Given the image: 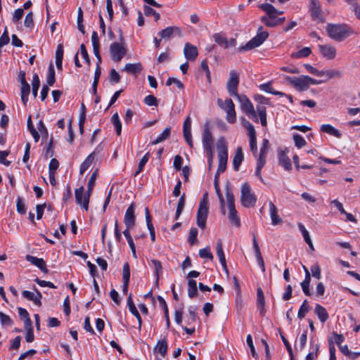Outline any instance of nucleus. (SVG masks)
Returning <instances> with one entry per match:
<instances>
[{"label": "nucleus", "mask_w": 360, "mask_h": 360, "mask_svg": "<svg viewBox=\"0 0 360 360\" xmlns=\"http://www.w3.org/2000/svg\"><path fill=\"white\" fill-rule=\"evenodd\" d=\"M326 31L328 37L336 41H343L353 32L352 29L347 24L334 23H328L326 26Z\"/></svg>", "instance_id": "1"}, {"label": "nucleus", "mask_w": 360, "mask_h": 360, "mask_svg": "<svg viewBox=\"0 0 360 360\" xmlns=\"http://www.w3.org/2000/svg\"><path fill=\"white\" fill-rule=\"evenodd\" d=\"M209 212L208 194L205 193L201 199L197 212L196 223L201 229L206 227V221Z\"/></svg>", "instance_id": "2"}, {"label": "nucleus", "mask_w": 360, "mask_h": 360, "mask_svg": "<svg viewBox=\"0 0 360 360\" xmlns=\"http://www.w3.org/2000/svg\"><path fill=\"white\" fill-rule=\"evenodd\" d=\"M226 197L229 211L228 215L229 219L236 227H239L240 226V221L235 207L234 195L231 191V189L228 186L226 188Z\"/></svg>", "instance_id": "3"}, {"label": "nucleus", "mask_w": 360, "mask_h": 360, "mask_svg": "<svg viewBox=\"0 0 360 360\" xmlns=\"http://www.w3.org/2000/svg\"><path fill=\"white\" fill-rule=\"evenodd\" d=\"M217 149L218 152L219 158V165L217 170L218 172H224L226 169V165L228 161V149L226 142L224 137H220L218 139Z\"/></svg>", "instance_id": "4"}, {"label": "nucleus", "mask_w": 360, "mask_h": 360, "mask_svg": "<svg viewBox=\"0 0 360 360\" xmlns=\"http://www.w3.org/2000/svg\"><path fill=\"white\" fill-rule=\"evenodd\" d=\"M269 33L263 30L260 26L255 37L251 39L245 46L240 47V51H246L259 46L268 38Z\"/></svg>", "instance_id": "5"}, {"label": "nucleus", "mask_w": 360, "mask_h": 360, "mask_svg": "<svg viewBox=\"0 0 360 360\" xmlns=\"http://www.w3.org/2000/svg\"><path fill=\"white\" fill-rule=\"evenodd\" d=\"M240 202L242 205L245 207H253L257 202V198L252 192L251 187L247 182L241 186Z\"/></svg>", "instance_id": "6"}, {"label": "nucleus", "mask_w": 360, "mask_h": 360, "mask_svg": "<svg viewBox=\"0 0 360 360\" xmlns=\"http://www.w3.org/2000/svg\"><path fill=\"white\" fill-rule=\"evenodd\" d=\"M217 105L226 112V120L229 123L233 124L236 122L235 105L231 98L226 99L224 102L221 98H218Z\"/></svg>", "instance_id": "7"}, {"label": "nucleus", "mask_w": 360, "mask_h": 360, "mask_svg": "<svg viewBox=\"0 0 360 360\" xmlns=\"http://www.w3.org/2000/svg\"><path fill=\"white\" fill-rule=\"evenodd\" d=\"M240 103V108L242 111L246 114L247 116L257 122L258 117L254 106L250 99L245 95H238L236 97Z\"/></svg>", "instance_id": "8"}, {"label": "nucleus", "mask_w": 360, "mask_h": 360, "mask_svg": "<svg viewBox=\"0 0 360 360\" xmlns=\"http://www.w3.org/2000/svg\"><path fill=\"white\" fill-rule=\"evenodd\" d=\"M254 98L255 101L260 104L257 106V111L259 116L261 124L262 127H266L267 125L266 108L264 105H269V98L259 94L255 95Z\"/></svg>", "instance_id": "9"}, {"label": "nucleus", "mask_w": 360, "mask_h": 360, "mask_svg": "<svg viewBox=\"0 0 360 360\" xmlns=\"http://www.w3.org/2000/svg\"><path fill=\"white\" fill-rule=\"evenodd\" d=\"M309 11L313 20L319 22H325V17L318 0H309Z\"/></svg>", "instance_id": "10"}, {"label": "nucleus", "mask_w": 360, "mask_h": 360, "mask_svg": "<svg viewBox=\"0 0 360 360\" xmlns=\"http://www.w3.org/2000/svg\"><path fill=\"white\" fill-rule=\"evenodd\" d=\"M111 59L118 63L127 53V49L119 42H113L110 46Z\"/></svg>", "instance_id": "11"}, {"label": "nucleus", "mask_w": 360, "mask_h": 360, "mask_svg": "<svg viewBox=\"0 0 360 360\" xmlns=\"http://www.w3.org/2000/svg\"><path fill=\"white\" fill-rule=\"evenodd\" d=\"M239 84V75L235 70L230 72V77L226 84L227 91L231 96L236 97L238 93V86Z\"/></svg>", "instance_id": "12"}, {"label": "nucleus", "mask_w": 360, "mask_h": 360, "mask_svg": "<svg viewBox=\"0 0 360 360\" xmlns=\"http://www.w3.org/2000/svg\"><path fill=\"white\" fill-rule=\"evenodd\" d=\"M285 79L300 91H305L309 86L307 80V75H302L300 77L285 76Z\"/></svg>", "instance_id": "13"}, {"label": "nucleus", "mask_w": 360, "mask_h": 360, "mask_svg": "<svg viewBox=\"0 0 360 360\" xmlns=\"http://www.w3.org/2000/svg\"><path fill=\"white\" fill-rule=\"evenodd\" d=\"M97 175H98V169L95 170L92 173L90 179H89L88 184H87V191H86V193H84V195L83 208L86 211L89 209V199H90L91 193L93 191L94 187L95 186Z\"/></svg>", "instance_id": "14"}, {"label": "nucleus", "mask_w": 360, "mask_h": 360, "mask_svg": "<svg viewBox=\"0 0 360 360\" xmlns=\"http://www.w3.org/2000/svg\"><path fill=\"white\" fill-rule=\"evenodd\" d=\"M245 127L248 130V134L250 137V150L253 153V155L256 158L257 156V137L256 131L254 126L248 121H246Z\"/></svg>", "instance_id": "15"}, {"label": "nucleus", "mask_w": 360, "mask_h": 360, "mask_svg": "<svg viewBox=\"0 0 360 360\" xmlns=\"http://www.w3.org/2000/svg\"><path fill=\"white\" fill-rule=\"evenodd\" d=\"M135 204L132 202L127 209L124 217V222L126 226V229H131L135 225L136 217L134 214Z\"/></svg>", "instance_id": "16"}, {"label": "nucleus", "mask_w": 360, "mask_h": 360, "mask_svg": "<svg viewBox=\"0 0 360 360\" xmlns=\"http://www.w3.org/2000/svg\"><path fill=\"white\" fill-rule=\"evenodd\" d=\"M209 124L208 122L205 123L202 136V145L205 150H212L214 141L212 134L210 130Z\"/></svg>", "instance_id": "17"}, {"label": "nucleus", "mask_w": 360, "mask_h": 360, "mask_svg": "<svg viewBox=\"0 0 360 360\" xmlns=\"http://www.w3.org/2000/svg\"><path fill=\"white\" fill-rule=\"evenodd\" d=\"M159 34L161 37V39H169L174 36L181 37V30L177 26H170L163 29Z\"/></svg>", "instance_id": "18"}, {"label": "nucleus", "mask_w": 360, "mask_h": 360, "mask_svg": "<svg viewBox=\"0 0 360 360\" xmlns=\"http://www.w3.org/2000/svg\"><path fill=\"white\" fill-rule=\"evenodd\" d=\"M319 49L323 58L328 60H332L335 58L336 49L334 46L329 44L319 45Z\"/></svg>", "instance_id": "19"}, {"label": "nucleus", "mask_w": 360, "mask_h": 360, "mask_svg": "<svg viewBox=\"0 0 360 360\" xmlns=\"http://www.w3.org/2000/svg\"><path fill=\"white\" fill-rule=\"evenodd\" d=\"M252 236H253L252 245H253V249L255 251L256 259H257L259 266L261 268L262 271L263 273H264L265 272L264 262L263 257H262V253L260 252V249H259V245L257 243L255 233L252 234Z\"/></svg>", "instance_id": "20"}, {"label": "nucleus", "mask_w": 360, "mask_h": 360, "mask_svg": "<svg viewBox=\"0 0 360 360\" xmlns=\"http://www.w3.org/2000/svg\"><path fill=\"white\" fill-rule=\"evenodd\" d=\"M184 54L188 60L194 61L198 55L197 47L190 43H186L184 49Z\"/></svg>", "instance_id": "21"}, {"label": "nucleus", "mask_w": 360, "mask_h": 360, "mask_svg": "<svg viewBox=\"0 0 360 360\" xmlns=\"http://www.w3.org/2000/svg\"><path fill=\"white\" fill-rule=\"evenodd\" d=\"M25 258L27 262L37 266L43 273H48L49 270L46 268V262L42 258H38L30 255H27Z\"/></svg>", "instance_id": "22"}, {"label": "nucleus", "mask_w": 360, "mask_h": 360, "mask_svg": "<svg viewBox=\"0 0 360 360\" xmlns=\"http://www.w3.org/2000/svg\"><path fill=\"white\" fill-rule=\"evenodd\" d=\"M259 8L267 14V17L270 18H275L278 15L283 14V11L276 9L272 4L264 3L259 6Z\"/></svg>", "instance_id": "23"}, {"label": "nucleus", "mask_w": 360, "mask_h": 360, "mask_svg": "<svg viewBox=\"0 0 360 360\" xmlns=\"http://www.w3.org/2000/svg\"><path fill=\"white\" fill-rule=\"evenodd\" d=\"M269 206L271 224L274 226L281 224L283 222V220L278 214L276 207L271 201L269 202Z\"/></svg>", "instance_id": "24"}, {"label": "nucleus", "mask_w": 360, "mask_h": 360, "mask_svg": "<svg viewBox=\"0 0 360 360\" xmlns=\"http://www.w3.org/2000/svg\"><path fill=\"white\" fill-rule=\"evenodd\" d=\"M217 255L219 257V262L223 267L225 272L228 273V267L226 265V258L223 250L222 242L221 240H218L216 246Z\"/></svg>", "instance_id": "25"}, {"label": "nucleus", "mask_w": 360, "mask_h": 360, "mask_svg": "<svg viewBox=\"0 0 360 360\" xmlns=\"http://www.w3.org/2000/svg\"><path fill=\"white\" fill-rule=\"evenodd\" d=\"M243 154L242 148L240 146H238L236 150V153L234 155L233 159V167L235 171H238L239 167L243 160Z\"/></svg>", "instance_id": "26"}, {"label": "nucleus", "mask_w": 360, "mask_h": 360, "mask_svg": "<svg viewBox=\"0 0 360 360\" xmlns=\"http://www.w3.org/2000/svg\"><path fill=\"white\" fill-rule=\"evenodd\" d=\"M127 304L129 306V309L130 312L137 319L139 322V329L141 330L142 324L141 317L132 300L131 295L127 298Z\"/></svg>", "instance_id": "27"}, {"label": "nucleus", "mask_w": 360, "mask_h": 360, "mask_svg": "<svg viewBox=\"0 0 360 360\" xmlns=\"http://www.w3.org/2000/svg\"><path fill=\"white\" fill-rule=\"evenodd\" d=\"M314 313L317 315L321 323H325L329 317L326 309L319 304H316Z\"/></svg>", "instance_id": "28"}, {"label": "nucleus", "mask_w": 360, "mask_h": 360, "mask_svg": "<svg viewBox=\"0 0 360 360\" xmlns=\"http://www.w3.org/2000/svg\"><path fill=\"white\" fill-rule=\"evenodd\" d=\"M321 131L338 139L341 138L342 136V134L340 132V131L329 124H322L321 127Z\"/></svg>", "instance_id": "29"}, {"label": "nucleus", "mask_w": 360, "mask_h": 360, "mask_svg": "<svg viewBox=\"0 0 360 360\" xmlns=\"http://www.w3.org/2000/svg\"><path fill=\"white\" fill-rule=\"evenodd\" d=\"M143 70L141 63H127L124 68V71L129 74L135 75L139 73Z\"/></svg>", "instance_id": "30"}, {"label": "nucleus", "mask_w": 360, "mask_h": 360, "mask_svg": "<svg viewBox=\"0 0 360 360\" xmlns=\"http://www.w3.org/2000/svg\"><path fill=\"white\" fill-rule=\"evenodd\" d=\"M168 345L165 338L158 340L154 349V352H158L162 356L165 357L167 355Z\"/></svg>", "instance_id": "31"}, {"label": "nucleus", "mask_w": 360, "mask_h": 360, "mask_svg": "<svg viewBox=\"0 0 360 360\" xmlns=\"http://www.w3.org/2000/svg\"><path fill=\"white\" fill-rule=\"evenodd\" d=\"M279 164L285 169L290 170L292 169L291 161L286 154L282 151L278 155Z\"/></svg>", "instance_id": "32"}, {"label": "nucleus", "mask_w": 360, "mask_h": 360, "mask_svg": "<svg viewBox=\"0 0 360 360\" xmlns=\"http://www.w3.org/2000/svg\"><path fill=\"white\" fill-rule=\"evenodd\" d=\"M63 46L59 44L56 51V65L58 70H62V63L63 58Z\"/></svg>", "instance_id": "33"}, {"label": "nucleus", "mask_w": 360, "mask_h": 360, "mask_svg": "<svg viewBox=\"0 0 360 360\" xmlns=\"http://www.w3.org/2000/svg\"><path fill=\"white\" fill-rule=\"evenodd\" d=\"M94 158H95L94 152L91 153L86 157V158L84 160V161L80 165V168H79L80 174H83L88 169V168L92 164V162L94 160Z\"/></svg>", "instance_id": "34"}, {"label": "nucleus", "mask_w": 360, "mask_h": 360, "mask_svg": "<svg viewBox=\"0 0 360 360\" xmlns=\"http://www.w3.org/2000/svg\"><path fill=\"white\" fill-rule=\"evenodd\" d=\"M259 89L265 92L271 94L273 95H276V96H285V94L283 92L274 90L271 86V82H267V83L260 84Z\"/></svg>", "instance_id": "35"}, {"label": "nucleus", "mask_w": 360, "mask_h": 360, "mask_svg": "<svg viewBox=\"0 0 360 360\" xmlns=\"http://www.w3.org/2000/svg\"><path fill=\"white\" fill-rule=\"evenodd\" d=\"M26 73L23 70H20L18 73V82L21 84L20 91H30V84L27 82L25 78Z\"/></svg>", "instance_id": "36"}, {"label": "nucleus", "mask_w": 360, "mask_h": 360, "mask_svg": "<svg viewBox=\"0 0 360 360\" xmlns=\"http://www.w3.org/2000/svg\"><path fill=\"white\" fill-rule=\"evenodd\" d=\"M198 295L197 283L193 279L188 281V295L190 298H193Z\"/></svg>", "instance_id": "37"}, {"label": "nucleus", "mask_w": 360, "mask_h": 360, "mask_svg": "<svg viewBox=\"0 0 360 360\" xmlns=\"http://www.w3.org/2000/svg\"><path fill=\"white\" fill-rule=\"evenodd\" d=\"M151 263L155 269V275L156 277V284L158 285L159 279L160 276L162 274V266L160 261L158 259H152Z\"/></svg>", "instance_id": "38"}, {"label": "nucleus", "mask_w": 360, "mask_h": 360, "mask_svg": "<svg viewBox=\"0 0 360 360\" xmlns=\"http://www.w3.org/2000/svg\"><path fill=\"white\" fill-rule=\"evenodd\" d=\"M311 53L309 47H304L297 52L292 53L290 57L292 58H302L308 57Z\"/></svg>", "instance_id": "39"}, {"label": "nucleus", "mask_w": 360, "mask_h": 360, "mask_svg": "<svg viewBox=\"0 0 360 360\" xmlns=\"http://www.w3.org/2000/svg\"><path fill=\"white\" fill-rule=\"evenodd\" d=\"M170 132H171V128L170 127H166L164 129V131L162 132V134H160L156 138V139H155L154 141H153L151 142V144L152 145H156V144H158V143L164 141L165 140H166L169 136Z\"/></svg>", "instance_id": "40"}, {"label": "nucleus", "mask_w": 360, "mask_h": 360, "mask_svg": "<svg viewBox=\"0 0 360 360\" xmlns=\"http://www.w3.org/2000/svg\"><path fill=\"white\" fill-rule=\"evenodd\" d=\"M213 38L214 39V41L219 46L224 47V49L228 48V41L226 37L224 34L221 33H216L214 34Z\"/></svg>", "instance_id": "41"}, {"label": "nucleus", "mask_w": 360, "mask_h": 360, "mask_svg": "<svg viewBox=\"0 0 360 360\" xmlns=\"http://www.w3.org/2000/svg\"><path fill=\"white\" fill-rule=\"evenodd\" d=\"M111 122L115 127L116 134L120 136L122 132V123L117 112L112 115L111 117Z\"/></svg>", "instance_id": "42"}, {"label": "nucleus", "mask_w": 360, "mask_h": 360, "mask_svg": "<svg viewBox=\"0 0 360 360\" xmlns=\"http://www.w3.org/2000/svg\"><path fill=\"white\" fill-rule=\"evenodd\" d=\"M185 202H186V195H185V193H183V195H181V196L180 197L178 204H177V207H176V214H175L176 220H177L179 218L180 215L181 214V213L184 210V206H185Z\"/></svg>", "instance_id": "43"}, {"label": "nucleus", "mask_w": 360, "mask_h": 360, "mask_svg": "<svg viewBox=\"0 0 360 360\" xmlns=\"http://www.w3.org/2000/svg\"><path fill=\"white\" fill-rule=\"evenodd\" d=\"M324 76H326L325 82L333 78H340L342 76V72L338 70H328L323 71Z\"/></svg>", "instance_id": "44"}, {"label": "nucleus", "mask_w": 360, "mask_h": 360, "mask_svg": "<svg viewBox=\"0 0 360 360\" xmlns=\"http://www.w3.org/2000/svg\"><path fill=\"white\" fill-rule=\"evenodd\" d=\"M22 295L24 298L27 299V300L32 301L34 303V304H36L38 307H41L42 304L40 300L35 299L34 292L28 290H23L22 292Z\"/></svg>", "instance_id": "45"}, {"label": "nucleus", "mask_w": 360, "mask_h": 360, "mask_svg": "<svg viewBox=\"0 0 360 360\" xmlns=\"http://www.w3.org/2000/svg\"><path fill=\"white\" fill-rule=\"evenodd\" d=\"M309 310L310 306L308 304V301L307 300H304L299 309L297 317L300 320L302 319L305 316L306 314L309 311Z\"/></svg>", "instance_id": "46"}, {"label": "nucleus", "mask_w": 360, "mask_h": 360, "mask_svg": "<svg viewBox=\"0 0 360 360\" xmlns=\"http://www.w3.org/2000/svg\"><path fill=\"white\" fill-rule=\"evenodd\" d=\"M56 82L55 69L52 63L49 66V74L46 78L47 86H53Z\"/></svg>", "instance_id": "47"}, {"label": "nucleus", "mask_w": 360, "mask_h": 360, "mask_svg": "<svg viewBox=\"0 0 360 360\" xmlns=\"http://www.w3.org/2000/svg\"><path fill=\"white\" fill-rule=\"evenodd\" d=\"M32 85V94H33L34 97H37V94H38V90H39V88L40 86V80H39V76L37 73L34 74V75H33Z\"/></svg>", "instance_id": "48"}, {"label": "nucleus", "mask_w": 360, "mask_h": 360, "mask_svg": "<svg viewBox=\"0 0 360 360\" xmlns=\"http://www.w3.org/2000/svg\"><path fill=\"white\" fill-rule=\"evenodd\" d=\"M149 158H150V153L148 152L143 155V157L141 158V160L139 162L138 169L136 171V172L134 174L135 176H137L140 172H141L143 170V168H144L146 164L148 162Z\"/></svg>", "instance_id": "49"}, {"label": "nucleus", "mask_w": 360, "mask_h": 360, "mask_svg": "<svg viewBox=\"0 0 360 360\" xmlns=\"http://www.w3.org/2000/svg\"><path fill=\"white\" fill-rule=\"evenodd\" d=\"M84 187L81 186L77 188L75 191V200L77 204L81 205L83 207V201H84Z\"/></svg>", "instance_id": "50"}, {"label": "nucleus", "mask_w": 360, "mask_h": 360, "mask_svg": "<svg viewBox=\"0 0 360 360\" xmlns=\"http://www.w3.org/2000/svg\"><path fill=\"white\" fill-rule=\"evenodd\" d=\"M143 11L146 16H153L155 18V20L157 22L160 18V15L158 13H157L153 8L148 6H143Z\"/></svg>", "instance_id": "51"}, {"label": "nucleus", "mask_w": 360, "mask_h": 360, "mask_svg": "<svg viewBox=\"0 0 360 360\" xmlns=\"http://www.w3.org/2000/svg\"><path fill=\"white\" fill-rule=\"evenodd\" d=\"M0 322L3 326H11L13 324V321L10 316L2 311H0Z\"/></svg>", "instance_id": "52"}, {"label": "nucleus", "mask_w": 360, "mask_h": 360, "mask_svg": "<svg viewBox=\"0 0 360 360\" xmlns=\"http://www.w3.org/2000/svg\"><path fill=\"white\" fill-rule=\"evenodd\" d=\"M306 70L311 75L317 76V77H323L324 76L323 70H319L316 68H314L310 64H304V65Z\"/></svg>", "instance_id": "53"}, {"label": "nucleus", "mask_w": 360, "mask_h": 360, "mask_svg": "<svg viewBox=\"0 0 360 360\" xmlns=\"http://www.w3.org/2000/svg\"><path fill=\"white\" fill-rule=\"evenodd\" d=\"M24 25L30 29H32L34 26V20H33V13L30 11L25 16L24 20Z\"/></svg>", "instance_id": "54"}, {"label": "nucleus", "mask_w": 360, "mask_h": 360, "mask_svg": "<svg viewBox=\"0 0 360 360\" xmlns=\"http://www.w3.org/2000/svg\"><path fill=\"white\" fill-rule=\"evenodd\" d=\"M261 22H263L266 26L269 27H274L276 26V18H268L266 15L262 16Z\"/></svg>", "instance_id": "55"}, {"label": "nucleus", "mask_w": 360, "mask_h": 360, "mask_svg": "<svg viewBox=\"0 0 360 360\" xmlns=\"http://www.w3.org/2000/svg\"><path fill=\"white\" fill-rule=\"evenodd\" d=\"M37 128L40 132L42 139H47L49 136L48 130L42 120H40L37 124Z\"/></svg>", "instance_id": "56"}, {"label": "nucleus", "mask_w": 360, "mask_h": 360, "mask_svg": "<svg viewBox=\"0 0 360 360\" xmlns=\"http://www.w3.org/2000/svg\"><path fill=\"white\" fill-rule=\"evenodd\" d=\"M198 233V231L197 228L193 227L191 229L188 238V241L191 245H194L197 242Z\"/></svg>", "instance_id": "57"}, {"label": "nucleus", "mask_w": 360, "mask_h": 360, "mask_svg": "<svg viewBox=\"0 0 360 360\" xmlns=\"http://www.w3.org/2000/svg\"><path fill=\"white\" fill-rule=\"evenodd\" d=\"M195 308L191 306L188 308V316H187V324L191 325L196 321V313Z\"/></svg>", "instance_id": "58"}, {"label": "nucleus", "mask_w": 360, "mask_h": 360, "mask_svg": "<svg viewBox=\"0 0 360 360\" xmlns=\"http://www.w3.org/2000/svg\"><path fill=\"white\" fill-rule=\"evenodd\" d=\"M293 140L295 141V146L298 148H302L307 143L304 139L298 134H296L293 136Z\"/></svg>", "instance_id": "59"}, {"label": "nucleus", "mask_w": 360, "mask_h": 360, "mask_svg": "<svg viewBox=\"0 0 360 360\" xmlns=\"http://www.w3.org/2000/svg\"><path fill=\"white\" fill-rule=\"evenodd\" d=\"M54 155L53 150V138L49 140V144L46 148V151L44 153V158L48 159L49 158H51Z\"/></svg>", "instance_id": "60"}, {"label": "nucleus", "mask_w": 360, "mask_h": 360, "mask_svg": "<svg viewBox=\"0 0 360 360\" xmlns=\"http://www.w3.org/2000/svg\"><path fill=\"white\" fill-rule=\"evenodd\" d=\"M122 278H123V283H127V281H129L130 268H129V264L128 263H125L123 266Z\"/></svg>", "instance_id": "61"}, {"label": "nucleus", "mask_w": 360, "mask_h": 360, "mask_svg": "<svg viewBox=\"0 0 360 360\" xmlns=\"http://www.w3.org/2000/svg\"><path fill=\"white\" fill-rule=\"evenodd\" d=\"M17 211L20 214H25L26 208L22 198L18 197L16 200Z\"/></svg>", "instance_id": "62"}, {"label": "nucleus", "mask_w": 360, "mask_h": 360, "mask_svg": "<svg viewBox=\"0 0 360 360\" xmlns=\"http://www.w3.org/2000/svg\"><path fill=\"white\" fill-rule=\"evenodd\" d=\"M199 255L201 258H207L213 259V255L210 251V248H205L199 250Z\"/></svg>", "instance_id": "63"}, {"label": "nucleus", "mask_w": 360, "mask_h": 360, "mask_svg": "<svg viewBox=\"0 0 360 360\" xmlns=\"http://www.w3.org/2000/svg\"><path fill=\"white\" fill-rule=\"evenodd\" d=\"M311 272L313 277L317 279L321 278V268L318 263H316L311 266Z\"/></svg>", "instance_id": "64"}]
</instances>
